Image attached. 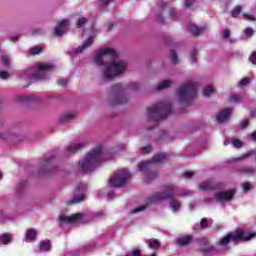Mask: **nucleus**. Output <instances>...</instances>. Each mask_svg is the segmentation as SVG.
<instances>
[{"label": "nucleus", "mask_w": 256, "mask_h": 256, "mask_svg": "<svg viewBox=\"0 0 256 256\" xmlns=\"http://www.w3.org/2000/svg\"><path fill=\"white\" fill-rule=\"evenodd\" d=\"M99 66H104L102 70L103 81H113L115 77L123 75L127 71V62L125 60L117 61V52L112 48L101 49L94 58Z\"/></svg>", "instance_id": "f257e3e1"}, {"label": "nucleus", "mask_w": 256, "mask_h": 256, "mask_svg": "<svg viewBox=\"0 0 256 256\" xmlns=\"http://www.w3.org/2000/svg\"><path fill=\"white\" fill-rule=\"evenodd\" d=\"M103 162V147L97 146L95 149L91 150L82 162H79L80 169L82 173H91Z\"/></svg>", "instance_id": "f03ea898"}, {"label": "nucleus", "mask_w": 256, "mask_h": 256, "mask_svg": "<svg viewBox=\"0 0 256 256\" xmlns=\"http://www.w3.org/2000/svg\"><path fill=\"white\" fill-rule=\"evenodd\" d=\"M173 114L171 102H158L147 109V116L150 121H161L167 119L168 115Z\"/></svg>", "instance_id": "7ed1b4c3"}, {"label": "nucleus", "mask_w": 256, "mask_h": 256, "mask_svg": "<svg viewBox=\"0 0 256 256\" xmlns=\"http://www.w3.org/2000/svg\"><path fill=\"white\" fill-rule=\"evenodd\" d=\"M197 83L186 82L177 90V97L180 103L189 105L193 99L197 98Z\"/></svg>", "instance_id": "20e7f679"}, {"label": "nucleus", "mask_w": 256, "mask_h": 256, "mask_svg": "<svg viewBox=\"0 0 256 256\" xmlns=\"http://www.w3.org/2000/svg\"><path fill=\"white\" fill-rule=\"evenodd\" d=\"M167 159V154L165 153H158L154 155V157L146 162H140L138 164V169L142 173H146L147 179H150V181H153V179H157V172H151V165L153 163H163Z\"/></svg>", "instance_id": "39448f33"}, {"label": "nucleus", "mask_w": 256, "mask_h": 256, "mask_svg": "<svg viewBox=\"0 0 256 256\" xmlns=\"http://www.w3.org/2000/svg\"><path fill=\"white\" fill-rule=\"evenodd\" d=\"M252 237H255V233H250L248 236H245V232H243V230H236L235 232H231L222 237L218 241V245H220V247H227L231 242L239 243V241H250Z\"/></svg>", "instance_id": "423d86ee"}, {"label": "nucleus", "mask_w": 256, "mask_h": 256, "mask_svg": "<svg viewBox=\"0 0 256 256\" xmlns=\"http://www.w3.org/2000/svg\"><path fill=\"white\" fill-rule=\"evenodd\" d=\"M106 101L107 103H110L112 107H115L117 105H125L128 99L127 96H125V90L123 89V86H121V84H116L112 86L111 94L106 99Z\"/></svg>", "instance_id": "0eeeda50"}, {"label": "nucleus", "mask_w": 256, "mask_h": 256, "mask_svg": "<svg viewBox=\"0 0 256 256\" xmlns=\"http://www.w3.org/2000/svg\"><path fill=\"white\" fill-rule=\"evenodd\" d=\"M166 191L157 192L148 198V203H159V201H165L167 199H173L175 197V191L177 186L174 184H168L165 186Z\"/></svg>", "instance_id": "6e6552de"}, {"label": "nucleus", "mask_w": 256, "mask_h": 256, "mask_svg": "<svg viewBox=\"0 0 256 256\" xmlns=\"http://www.w3.org/2000/svg\"><path fill=\"white\" fill-rule=\"evenodd\" d=\"M131 173L127 169L118 170L113 177L110 178L112 187H123L127 185V180L130 179Z\"/></svg>", "instance_id": "1a4fd4ad"}, {"label": "nucleus", "mask_w": 256, "mask_h": 256, "mask_svg": "<svg viewBox=\"0 0 256 256\" xmlns=\"http://www.w3.org/2000/svg\"><path fill=\"white\" fill-rule=\"evenodd\" d=\"M36 69L37 70L29 76L30 83H35V81L45 79V71H53V69H55V66L45 63H37Z\"/></svg>", "instance_id": "9d476101"}, {"label": "nucleus", "mask_w": 256, "mask_h": 256, "mask_svg": "<svg viewBox=\"0 0 256 256\" xmlns=\"http://www.w3.org/2000/svg\"><path fill=\"white\" fill-rule=\"evenodd\" d=\"M85 191H87V184H79L74 193V197L67 202V205H77L78 203H81L85 199ZM79 193V195H77Z\"/></svg>", "instance_id": "9b49d317"}, {"label": "nucleus", "mask_w": 256, "mask_h": 256, "mask_svg": "<svg viewBox=\"0 0 256 256\" xmlns=\"http://www.w3.org/2000/svg\"><path fill=\"white\" fill-rule=\"evenodd\" d=\"M81 219H83V213H76L72 214L71 216L60 215L58 217L60 227H62L65 224L77 223V221H81Z\"/></svg>", "instance_id": "f8f14e48"}, {"label": "nucleus", "mask_w": 256, "mask_h": 256, "mask_svg": "<svg viewBox=\"0 0 256 256\" xmlns=\"http://www.w3.org/2000/svg\"><path fill=\"white\" fill-rule=\"evenodd\" d=\"M196 243H198L199 245V252L200 253H211V251H213L215 249V246L211 245V243L209 242V239L207 238H198L196 240Z\"/></svg>", "instance_id": "ddd939ff"}, {"label": "nucleus", "mask_w": 256, "mask_h": 256, "mask_svg": "<svg viewBox=\"0 0 256 256\" xmlns=\"http://www.w3.org/2000/svg\"><path fill=\"white\" fill-rule=\"evenodd\" d=\"M235 196V189H230L227 191L217 192L215 194L216 201H229L232 197Z\"/></svg>", "instance_id": "4468645a"}, {"label": "nucleus", "mask_w": 256, "mask_h": 256, "mask_svg": "<svg viewBox=\"0 0 256 256\" xmlns=\"http://www.w3.org/2000/svg\"><path fill=\"white\" fill-rule=\"evenodd\" d=\"M231 113H233V108H226L222 110L217 116H216V121L217 123H223L231 117Z\"/></svg>", "instance_id": "2eb2a0df"}, {"label": "nucleus", "mask_w": 256, "mask_h": 256, "mask_svg": "<svg viewBox=\"0 0 256 256\" xmlns=\"http://www.w3.org/2000/svg\"><path fill=\"white\" fill-rule=\"evenodd\" d=\"M69 24V21L67 19L62 20L59 22L55 28V36L56 37H61L63 35V32L65 31V27Z\"/></svg>", "instance_id": "dca6fc26"}, {"label": "nucleus", "mask_w": 256, "mask_h": 256, "mask_svg": "<svg viewBox=\"0 0 256 256\" xmlns=\"http://www.w3.org/2000/svg\"><path fill=\"white\" fill-rule=\"evenodd\" d=\"M91 45H93V37L92 36L88 37L86 39V41L82 44V46L76 48L74 53L76 55H79L80 53H83V51H85V49L91 47Z\"/></svg>", "instance_id": "f3484780"}, {"label": "nucleus", "mask_w": 256, "mask_h": 256, "mask_svg": "<svg viewBox=\"0 0 256 256\" xmlns=\"http://www.w3.org/2000/svg\"><path fill=\"white\" fill-rule=\"evenodd\" d=\"M199 189L201 191H213L214 189H217V185H215V183H213V181L208 180V181H204V182L200 183Z\"/></svg>", "instance_id": "a211bd4d"}, {"label": "nucleus", "mask_w": 256, "mask_h": 256, "mask_svg": "<svg viewBox=\"0 0 256 256\" xmlns=\"http://www.w3.org/2000/svg\"><path fill=\"white\" fill-rule=\"evenodd\" d=\"M191 241H193V235H184L178 238L177 245L187 247V245H191Z\"/></svg>", "instance_id": "6ab92c4d"}, {"label": "nucleus", "mask_w": 256, "mask_h": 256, "mask_svg": "<svg viewBox=\"0 0 256 256\" xmlns=\"http://www.w3.org/2000/svg\"><path fill=\"white\" fill-rule=\"evenodd\" d=\"M51 159H53V156H50L49 158H45L42 161V165L44 167L42 172L45 174L50 173V171H55V168L51 167Z\"/></svg>", "instance_id": "aec40b11"}, {"label": "nucleus", "mask_w": 256, "mask_h": 256, "mask_svg": "<svg viewBox=\"0 0 256 256\" xmlns=\"http://www.w3.org/2000/svg\"><path fill=\"white\" fill-rule=\"evenodd\" d=\"M18 101L20 103H33L34 101H37V97L33 94H24L18 97Z\"/></svg>", "instance_id": "412c9836"}, {"label": "nucleus", "mask_w": 256, "mask_h": 256, "mask_svg": "<svg viewBox=\"0 0 256 256\" xmlns=\"http://www.w3.org/2000/svg\"><path fill=\"white\" fill-rule=\"evenodd\" d=\"M74 117H76L75 112H68V113L63 114L59 118V121H60V123H69V121H73Z\"/></svg>", "instance_id": "4be33fe9"}, {"label": "nucleus", "mask_w": 256, "mask_h": 256, "mask_svg": "<svg viewBox=\"0 0 256 256\" xmlns=\"http://www.w3.org/2000/svg\"><path fill=\"white\" fill-rule=\"evenodd\" d=\"M238 173L240 175H254L255 174V168L251 166H246L238 169Z\"/></svg>", "instance_id": "5701e85b"}, {"label": "nucleus", "mask_w": 256, "mask_h": 256, "mask_svg": "<svg viewBox=\"0 0 256 256\" xmlns=\"http://www.w3.org/2000/svg\"><path fill=\"white\" fill-rule=\"evenodd\" d=\"M202 30H203L202 28L198 27L195 24H189L188 25L189 33H192V35H194L195 37H199Z\"/></svg>", "instance_id": "b1692460"}, {"label": "nucleus", "mask_w": 256, "mask_h": 256, "mask_svg": "<svg viewBox=\"0 0 256 256\" xmlns=\"http://www.w3.org/2000/svg\"><path fill=\"white\" fill-rule=\"evenodd\" d=\"M172 84H173L172 80H164L158 85L157 91H163V89H167L168 87H171Z\"/></svg>", "instance_id": "393cba45"}, {"label": "nucleus", "mask_w": 256, "mask_h": 256, "mask_svg": "<svg viewBox=\"0 0 256 256\" xmlns=\"http://www.w3.org/2000/svg\"><path fill=\"white\" fill-rule=\"evenodd\" d=\"M39 248H40L42 251H49V249H51V241H49V240L41 241V242L39 243Z\"/></svg>", "instance_id": "a878e982"}, {"label": "nucleus", "mask_w": 256, "mask_h": 256, "mask_svg": "<svg viewBox=\"0 0 256 256\" xmlns=\"http://www.w3.org/2000/svg\"><path fill=\"white\" fill-rule=\"evenodd\" d=\"M36 237L37 231H35V229H29L26 231V239H29V241H35Z\"/></svg>", "instance_id": "bb28decb"}, {"label": "nucleus", "mask_w": 256, "mask_h": 256, "mask_svg": "<svg viewBox=\"0 0 256 256\" xmlns=\"http://www.w3.org/2000/svg\"><path fill=\"white\" fill-rule=\"evenodd\" d=\"M170 207L174 211V213H177L181 209V202L179 200H172L170 202Z\"/></svg>", "instance_id": "cd10ccee"}, {"label": "nucleus", "mask_w": 256, "mask_h": 256, "mask_svg": "<svg viewBox=\"0 0 256 256\" xmlns=\"http://www.w3.org/2000/svg\"><path fill=\"white\" fill-rule=\"evenodd\" d=\"M213 93H215V87H213V86H206L203 89L204 97H211V95H213Z\"/></svg>", "instance_id": "c85d7f7f"}, {"label": "nucleus", "mask_w": 256, "mask_h": 256, "mask_svg": "<svg viewBox=\"0 0 256 256\" xmlns=\"http://www.w3.org/2000/svg\"><path fill=\"white\" fill-rule=\"evenodd\" d=\"M82 147H83V142H80V143L75 144L73 146H69L67 148V151H68V153H75V151H79V149H82Z\"/></svg>", "instance_id": "c756f323"}, {"label": "nucleus", "mask_w": 256, "mask_h": 256, "mask_svg": "<svg viewBox=\"0 0 256 256\" xmlns=\"http://www.w3.org/2000/svg\"><path fill=\"white\" fill-rule=\"evenodd\" d=\"M241 11H242L241 6L234 7L231 11V17L233 19H237V17H239V15H241Z\"/></svg>", "instance_id": "7c9ffc66"}, {"label": "nucleus", "mask_w": 256, "mask_h": 256, "mask_svg": "<svg viewBox=\"0 0 256 256\" xmlns=\"http://www.w3.org/2000/svg\"><path fill=\"white\" fill-rule=\"evenodd\" d=\"M0 241L4 245H7L8 243H11V234L4 233L0 236Z\"/></svg>", "instance_id": "2f4dec72"}, {"label": "nucleus", "mask_w": 256, "mask_h": 256, "mask_svg": "<svg viewBox=\"0 0 256 256\" xmlns=\"http://www.w3.org/2000/svg\"><path fill=\"white\" fill-rule=\"evenodd\" d=\"M243 97L240 94H234L230 97V103H241Z\"/></svg>", "instance_id": "473e14b6"}, {"label": "nucleus", "mask_w": 256, "mask_h": 256, "mask_svg": "<svg viewBox=\"0 0 256 256\" xmlns=\"http://www.w3.org/2000/svg\"><path fill=\"white\" fill-rule=\"evenodd\" d=\"M148 247L150 249H159V247H161V242L159 240L150 241Z\"/></svg>", "instance_id": "72a5a7b5"}, {"label": "nucleus", "mask_w": 256, "mask_h": 256, "mask_svg": "<svg viewBox=\"0 0 256 256\" xmlns=\"http://www.w3.org/2000/svg\"><path fill=\"white\" fill-rule=\"evenodd\" d=\"M170 59H171L172 63H174V64L179 63V56H177V52H175V50H171Z\"/></svg>", "instance_id": "f704fd0d"}, {"label": "nucleus", "mask_w": 256, "mask_h": 256, "mask_svg": "<svg viewBox=\"0 0 256 256\" xmlns=\"http://www.w3.org/2000/svg\"><path fill=\"white\" fill-rule=\"evenodd\" d=\"M89 20L85 17H80L77 21L76 27L78 29H81V27H83V25H85V23H87Z\"/></svg>", "instance_id": "c9c22d12"}, {"label": "nucleus", "mask_w": 256, "mask_h": 256, "mask_svg": "<svg viewBox=\"0 0 256 256\" xmlns=\"http://www.w3.org/2000/svg\"><path fill=\"white\" fill-rule=\"evenodd\" d=\"M170 17L171 19H174V21H179V14L175 11V9L171 8L169 9Z\"/></svg>", "instance_id": "e433bc0d"}, {"label": "nucleus", "mask_w": 256, "mask_h": 256, "mask_svg": "<svg viewBox=\"0 0 256 256\" xmlns=\"http://www.w3.org/2000/svg\"><path fill=\"white\" fill-rule=\"evenodd\" d=\"M41 51H43V49L40 46H35L30 49L31 55H39V53H41Z\"/></svg>", "instance_id": "4c0bfd02"}, {"label": "nucleus", "mask_w": 256, "mask_h": 256, "mask_svg": "<svg viewBox=\"0 0 256 256\" xmlns=\"http://www.w3.org/2000/svg\"><path fill=\"white\" fill-rule=\"evenodd\" d=\"M192 63H197V49L193 48L190 54Z\"/></svg>", "instance_id": "58836bf2"}, {"label": "nucleus", "mask_w": 256, "mask_h": 256, "mask_svg": "<svg viewBox=\"0 0 256 256\" xmlns=\"http://www.w3.org/2000/svg\"><path fill=\"white\" fill-rule=\"evenodd\" d=\"M248 157H251V153H245V154H242L240 157L238 158H235L234 161L237 163L239 161H245V159H248Z\"/></svg>", "instance_id": "ea45409f"}, {"label": "nucleus", "mask_w": 256, "mask_h": 256, "mask_svg": "<svg viewBox=\"0 0 256 256\" xmlns=\"http://www.w3.org/2000/svg\"><path fill=\"white\" fill-rule=\"evenodd\" d=\"M208 225H209V220H207V218H202L200 221V227L202 229H207Z\"/></svg>", "instance_id": "a19ab883"}, {"label": "nucleus", "mask_w": 256, "mask_h": 256, "mask_svg": "<svg viewBox=\"0 0 256 256\" xmlns=\"http://www.w3.org/2000/svg\"><path fill=\"white\" fill-rule=\"evenodd\" d=\"M250 79L249 78H243L239 83H238V87H245V85H249L250 83Z\"/></svg>", "instance_id": "79ce46f5"}, {"label": "nucleus", "mask_w": 256, "mask_h": 256, "mask_svg": "<svg viewBox=\"0 0 256 256\" xmlns=\"http://www.w3.org/2000/svg\"><path fill=\"white\" fill-rule=\"evenodd\" d=\"M242 15L246 19V21H255L256 20L255 16H253L249 13H243Z\"/></svg>", "instance_id": "37998d69"}, {"label": "nucleus", "mask_w": 256, "mask_h": 256, "mask_svg": "<svg viewBox=\"0 0 256 256\" xmlns=\"http://www.w3.org/2000/svg\"><path fill=\"white\" fill-rule=\"evenodd\" d=\"M232 144L234 147H236V149H240V147H243V143L239 139L233 140Z\"/></svg>", "instance_id": "c03bdc74"}, {"label": "nucleus", "mask_w": 256, "mask_h": 256, "mask_svg": "<svg viewBox=\"0 0 256 256\" xmlns=\"http://www.w3.org/2000/svg\"><path fill=\"white\" fill-rule=\"evenodd\" d=\"M222 37H223V39H229V37H231V30L225 29V30L222 32Z\"/></svg>", "instance_id": "a18cd8bd"}, {"label": "nucleus", "mask_w": 256, "mask_h": 256, "mask_svg": "<svg viewBox=\"0 0 256 256\" xmlns=\"http://www.w3.org/2000/svg\"><path fill=\"white\" fill-rule=\"evenodd\" d=\"M146 209H147V204L134 209L133 213H141V211H145Z\"/></svg>", "instance_id": "49530a36"}, {"label": "nucleus", "mask_w": 256, "mask_h": 256, "mask_svg": "<svg viewBox=\"0 0 256 256\" xmlns=\"http://www.w3.org/2000/svg\"><path fill=\"white\" fill-rule=\"evenodd\" d=\"M67 83H69L67 79H60L57 81V85H60L61 87H66Z\"/></svg>", "instance_id": "de8ad7c7"}, {"label": "nucleus", "mask_w": 256, "mask_h": 256, "mask_svg": "<svg viewBox=\"0 0 256 256\" xmlns=\"http://www.w3.org/2000/svg\"><path fill=\"white\" fill-rule=\"evenodd\" d=\"M156 21L157 23H165V18L163 17V14L156 15Z\"/></svg>", "instance_id": "09e8293b"}, {"label": "nucleus", "mask_w": 256, "mask_h": 256, "mask_svg": "<svg viewBox=\"0 0 256 256\" xmlns=\"http://www.w3.org/2000/svg\"><path fill=\"white\" fill-rule=\"evenodd\" d=\"M0 79H9V72L0 71Z\"/></svg>", "instance_id": "8fccbe9b"}, {"label": "nucleus", "mask_w": 256, "mask_h": 256, "mask_svg": "<svg viewBox=\"0 0 256 256\" xmlns=\"http://www.w3.org/2000/svg\"><path fill=\"white\" fill-rule=\"evenodd\" d=\"M243 191H251V183L246 182L242 185Z\"/></svg>", "instance_id": "3c124183"}, {"label": "nucleus", "mask_w": 256, "mask_h": 256, "mask_svg": "<svg viewBox=\"0 0 256 256\" xmlns=\"http://www.w3.org/2000/svg\"><path fill=\"white\" fill-rule=\"evenodd\" d=\"M130 89H134V91H137L139 89V83L137 82H132L129 84Z\"/></svg>", "instance_id": "603ef678"}, {"label": "nucleus", "mask_w": 256, "mask_h": 256, "mask_svg": "<svg viewBox=\"0 0 256 256\" xmlns=\"http://www.w3.org/2000/svg\"><path fill=\"white\" fill-rule=\"evenodd\" d=\"M249 60L251 61V63H253V65H256V52H252V54L249 57Z\"/></svg>", "instance_id": "864d4df0"}, {"label": "nucleus", "mask_w": 256, "mask_h": 256, "mask_svg": "<svg viewBox=\"0 0 256 256\" xmlns=\"http://www.w3.org/2000/svg\"><path fill=\"white\" fill-rule=\"evenodd\" d=\"M111 1H113V0H99V3L101 5V7H107V5H109V3H111Z\"/></svg>", "instance_id": "5fc2aeb1"}, {"label": "nucleus", "mask_w": 256, "mask_h": 256, "mask_svg": "<svg viewBox=\"0 0 256 256\" xmlns=\"http://www.w3.org/2000/svg\"><path fill=\"white\" fill-rule=\"evenodd\" d=\"M246 37H253V28L245 29Z\"/></svg>", "instance_id": "6e6d98bb"}, {"label": "nucleus", "mask_w": 256, "mask_h": 256, "mask_svg": "<svg viewBox=\"0 0 256 256\" xmlns=\"http://www.w3.org/2000/svg\"><path fill=\"white\" fill-rule=\"evenodd\" d=\"M159 11H165V9H167V4L162 2L160 4L157 5Z\"/></svg>", "instance_id": "4d7b16f0"}, {"label": "nucleus", "mask_w": 256, "mask_h": 256, "mask_svg": "<svg viewBox=\"0 0 256 256\" xmlns=\"http://www.w3.org/2000/svg\"><path fill=\"white\" fill-rule=\"evenodd\" d=\"M249 127V120L242 121L241 129H247Z\"/></svg>", "instance_id": "13d9d810"}, {"label": "nucleus", "mask_w": 256, "mask_h": 256, "mask_svg": "<svg viewBox=\"0 0 256 256\" xmlns=\"http://www.w3.org/2000/svg\"><path fill=\"white\" fill-rule=\"evenodd\" d=\"M192 6H193V0H186L185 7L187 9H190V7H192Z\"/></svg>", "instance_id": "bf43d9fd"}, {"label": "nucleus", "mask_w": 256, "mask_h": 256, "mask_svg": "<svg viewBox=\"0 0 256 256\" xmlns=\"http://www.w3.org/2000/svg\"><path fill=\"white\" fill-rule=\"evenodd\" d=\"M151 151V146H145L142 148V153L147 154Z\"/></svg>", "instance_id": "052dcab7"}, {"label": "nucleus", "mask_w": 256, "mask_h": 256, "mask_svg": "<svg viewBox=\"0 0 256 256\" xmlns=\"http://www.w3.org/2000/svg\"><path fill=\"white\" fill-rule=\"evenodd\" d=\"M2 61L6 67H9V58L7 56H4L2 58Z\"/></svg>", "instance_id": "680f3d73"}, {"label": "nucleus", "mask_w": 256, "mask_h": 256, "mask_svg": "<svg viewBox=\"0 0 256 256\" xmlns=\"http://www.w3.org/2000/svg\"><path fill=\"white\" fill-rule=\"evenodd\" d=\"M184 177H188V178H191V177H194V173L193 172H189V171H186L183 173Z\"/></svg>", "instance_id": "e2e57ef3"}, {"label": "nucleus", "mask_w": 256, "mask_h": 256, "mask_svg": "<svg viewBox=\"0 0 256 256\" xmlns=\"http://www.w3.org/2000/svg\"><path fill=\"white\" fill-rule=\"evenodd\" d=\"M107 28L108 29H113V22H108L107 23Z\"/></svg>", "instance_id": "0e129e2a"}, {"label": "nucleus", "mask_w": 256, "mask_h": 256, "mask_svg": "<svg viewBox=\"0 0 256 256\" xmlns=\"http://www.w3.org/2000/svg\"><path fill=\"white\" fill-rule=\"evenodd\" d=\"M181 195H189V191L184 190V191L181 192Z\"/></svg>", "instance_id": "69168bd1"}, {"label": "nucleus", "mask_w": 256, "mask_h": 256, "mask_svg": "<svg viewBox=\"0 0 256 256\" xmlns=\"http://www.w3.org/2000/svg\"><path fill=\"white\" fill-rule=\"evenodd\" d=\"M19 39V36H13L12 38H11V41H17Z\"/></svg>", "instance_id": "338daca9"}, {"label": "nucleus", "mask_w": 256, "mask_h": 256, "mask_svg": "<svg viewBox=\"0 0 256 256\" xmlns=\"http://www.w3.org/2000/svg\"><path fill=\"white\" fill-rule=\"evenodd\" d=\"M162 135H167V131H162Z\"/></svg>", "instance_id": "774afa93"}]
</instances>
